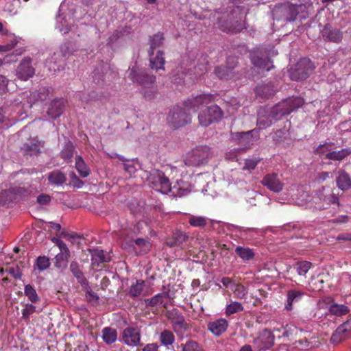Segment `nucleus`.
<instances>
[{"mask_svg":"<svg viewBox=\"0 0 351 351\" xmlns=\"http://www.w3.org/2000/svg\"><path fill=\"white\" fill-rule=\"evenodd\" d=\"M245 14L243 8L240 6L234 7L228 16L227 21L218 19V26L223 32H240L245 27Z\"/></svg>","mask_w":351,"mask_h":351,"instance_id":"1","label":"nucleus"},{"mask_svg":"<svg viewBox=\"0 0 351 351\" xmlns=\"http://www.w3.org/2000/svg\"><path fill=\"white\" fill-rule=\"evenodd\" d=\"M213 152L208 146L197 147L187 154L184 163L187 166L198 167L208 162Z\"/></svg>","mask_w":351,"mask_h":351,"instance_id":"2","label":"nucleus"},{"mask_svg":"<svg viewBox=\"0 0 351 351\" xmlns=\"http://www.w3.org/2000/svg\"><path fill=\"white\" fill-rule=\"evenodd\" d=\"M302 5H292L290 3H284L277 5L274 7L272 14L274 19L284 21H293L301 9Z\"/></svg>","mask_w":351,"mask_h":351,"instance_id":"3","label":"nucleus"},{"mask_svg":"<svg viewBox=\"0 0 351 351\" xmlns=\"http://www.w3.org/2000/svg\"><path fill=\"white\" fill-rule=\"evenodd\" d=\"M191 121L190 114L187 113L185 109L179 106H176L171 109L167 116L168 124L176 129L183 127L190 123Z\"/></svg>","mask_w":351,"mask_h":351,"instance_id":"4","label":"nucleus"},{"mask_svg":"<svg viewBox=\"0 0 351 351\" xmlns=\"http://www.w3.org/2000/svg\"><path fill=\"white\" fill-rule=\"evenodd\" d=\"M222 115V111L220 108L217 105L211 104L199 112L198 115L199 123L202 126L207 127L213 122L219 120Z\"/></svg>","mask_w":351,"mask_h":351,"instance_id":"5","label":"nucleus"},{"mask_svg":"<svg viewBox=\"0 0 351 351\" xmlns=\"http://www.w3.org/2000/svg\"><path fill=\"white\" fill-rule=\"evenodd\" d=\"M148 179L152 188L157 191L166 194L172 190L169 178L161 171H152Z\"/></svg>","mask_w":351,"mask_h":351,"instance_id":"6","label":"nucleus"},{"mask_svg":"<svg viewBox=\"0 0 351 351\" xmlns=\"http://www.w3.org/2000/svg\"><path fill=\"white\" fill-rule=\"evenodd\" d=\"M303 104L304 100L300 97L289 98L273 107L274 117L278 114L280 116L289 114L294 110L302 106Z\"/></svg>","mask_w":351,"mask_h":351,"instance_id":"7","label":"nucleus"},{"mask_svg":"<svg viewBox=\"0 0 351 351\" xmlns=\"http://www.w3.org/2000/svg\"><path fill=\"white\" fill-rule=\"evenodd\" d=\"M129 78L134 83L143 88L156 83V76L148 74L145 71L136 66L130 69Z\"/></svg>","mask_w":351,"mask_h":351,"instance_id":"8","label":"nucleus"},{"mask_svg":"<svg viewBox=\"0 0 351 351\" xmlns=\"http://www.w3.org/2000/svg\"><path fill=\"white\" fill-rule=\"evenodd\" d=\"M313 69V66L309 59H302L291 71V78L295 81L304 80L309 76Z\"/></svg>","mask_w":351,"mask_h":351,"instance_id":"9","label":"nucleus"},{"mask_svg":"<svg viewBox=\"0 0 351 351\" xmlns=\"http://www.w3.org/2000/svg\"><path fill=\"white\" fill-rule=\"evenodd\" d=\"M167 318L170 321L174 332L178 335H182L189 328V324L185 321L184 316L173 309L167 314Z\"/></svg>","mask_w":351,"mask_h":351,"instance_id":"10","label":"nucleus"},{"mask_svg":"<svg viewBox=\"0 0 351 351\" xmlns=\"http://www.w3.org/2000/svg\"><path fill=\"white\" fill-rule=\"evenodd\" d=\"M214 100V96L210 94H202L187 99L184 106L185 108L196 111L198 109H204L210 106Z\"/></svg>","mask_w":351,"mask_h":351,"instance_id":"11","label":"nucleus"},{"mask_svg":"<svg viewBox=\"0 0 351 351\" xmlns=\"http://www.w3.org/2000/svg\"><path fill=\"white\" fill-rule=\"evenodd\" d=\"M237 59L234 57H229L227 59L226 66H219L215 69V75L220 79L229 80L236 79L234 68L237 66Z\"/></svg>","mask_w":351,"mask_h":351,"instance_id":"12","label":"nucleus"},{"mask_svg":"<svg viewBox=\"0 0 351 351\" xmlns=\"http://www.w3.org/2000/svg\"><path fill=\"white\" fill-rule=\"evenodd\" d=\"M141 339V330L136 327L128 326L123 330L121 334L122 341L129 346H142Z\"/></svg>","mask_w":351,"mask_h":351,"instance_id":"13","label":"nucleus"},{"mask_svg":"<svg viewBox=\"0 0 351 351\" xmlns=\"http://www.w3.org/2000/svg\"><path fill=\"white\" fill-rule=\"evenodd\" d=\"M250 60L254 68H256L258 73L269 71L273 68L272 62L267 56L259 51H253L250 56Z\"/></svg>","mask_w":351,"mask_h":351,"instance_id":"14","label":"nucleus"},{"mask_svg":"<svg viewBox=\"0 0 351 351\" xmlns=\"http://www.w3.org/2000/svg\"><path fill=\"white\" fill-rule=\"evenodd\" d=\"M32 60L29 57L24 58L16 69V75L21 80H27L33 77L35 69L32 64Z\"/></svg>","mask_w":351,"mask_h":351,"instance_id":"15","label":"nucleus"},{"mask_svg":"<svg viewBox=\"0 0 351 351\" xmlns=\"http://www.w3.org/2000/svg\"><path fill=\"white\" fill-rule=\"evenodd\" d=\"M253 343L258 350H265L274 345V336L269 330L264 329L254 339Z\"/></svg>","mask_w":351,"mask_h":351,"instance_id":"16","label":"nucleus"},{"mask_svg":"<svg viewBox=\"0 0 351 351\" xmlns=\"http://www.w3.org/2000/svg\"><path fill=\"white\" fill-rule=\"evenodd\" d=\"M261 182L267 189L274 193H280L284 187V183L276 173L266 174Z\"/></svg>","mask_w":351,"mask_h":351,"instance_id":"17","label":"nucleus"},{"mask_svg":"<svg viewBox=\"0 0 351 351\" xmlns=\"http://www.w3.org/2000/svg\"><path fill=\"white\" fill-rule=\"evenodd\" d=\"M257 130H252L246 132H237L232 134V139L243 148H247L258 138Z\"/></svg>","mask_w":351,"mask_h":351,"instance_id":"18","label":"nucleus"},{"mask_svg":"<svg viewBox=\"0 0 351 351\" xmlns=\"http://www.w3.org/2000/svg\"><path fill=\"white\" fill-rule=\"evenodd\" d=\"M272 111L273 108L270 110L269 112H267L265 110H261L258 112V117L257 119V128L254 129L257 130V134H258L259 130L265 129L271 126L273 123L274 120H277L282 117L280 116V114L274 117Z\"/></svg>","mask_w":351,"mask_h":351,"instance_id":"19","label":"nucleus"},{"mask_svg":"<svg viewBox=\"0 0 351 351\" xmlns=\"http://www.w3.org/2000/svg\"><path fill=\"white\" fill-rule=\"evenodd\" d=\"M351 335V322L348 321L339 326L331 337L333 343H339Z\"/></svg>","mask_w":351,"mask_h":351,"instance_id":"20","label":"nucleus"},{"mask_svg":"<svg viewBox=\"0 0 351 351\" xmlns=\"http://www.w3.org/2000/svg\"><path fill=\"white\" fill-rule=\"evenodd\" d=\"M43 147L41 142L37 138H30L21 147V151L25 156H38L41 152L40 148Z\"/></svg>","mask_w":351,"mask_h":351,"instance_id":"21","label":"nucleus"},{"mask_svg":"<svg viewBox=\"0 0 351 351\" xmlns=\"http://www.w3.org/2000/svg\"><path fill=\"white\" fill-rule=\"evenodd\" d=\"M322 36L325 41L339 43L342 40V33L330 25H326L321 31Z\"/></svg>","mask_w":351,"mask_h":351,"instance_id":"22","label":"nucleus"},{"mask_svg":"<svg viewBox=\"0 0 351 351\" xmlns=\"http://www.w3.org/2000/svg\"><path fill=\"white\" fill-rule=\"evenodd\" d=\"M304 295V293L303 291L297 289L289 290L287 293V302L285 308L288 311H291L293 305L300 302Z\"/></svg>","mask_w":351,"mask_h":351,"instance_id":"23","label":"nucleus"},{"mask_svg":"<svg viewBox=\"0 0 351 351\" xmlns=\"http://www.w3.org/2000/svg\"><path fill=\"white\" fill-rule=\"evenodd\" d=\"M148 54L149 56L150 66L152 69H155L156 71L159 69H164L165 60L164 53L162 51L158 50L156 54L154 55L152 50H149Z\"/></svg>","mask_w":351,"mask_h":351,"instance_id":"24","label":"nucleus"},{"mask_svg":"<svg viewBox=\"0 0 351 351\" xmlns=\"http://www.w3.org/2000/svg\"><path fill=\"white\" fill-rule=\"evenodd\" d=\"M64 101L62 99L53 100L47 112V115L51 119H56L59 117L63 112L64 110Z\"/></svg>","mask_w":351,"mask_h":351,"instance_id":"25","label":"nucleus"},{"mask_svg":"<svg viewBox=\"0 0 351 351\" xmlns=\"http://www.w3.org/2000/svg\"><path fill=\"white\" fill-rule=\"evenodd\" d=\"M60 252L55 257V267L58 268H65L67 266L68 259L70 256V252L66 244H62Z\"/></svg>","mask_w":351,"mask_h":351,"instance_id":"26","label":"nucleus"},{"mask_svg":"<svg viewBox=\"0 0 351 351\" xmlns=\"http://www.w3.org/2000/svg\"><path fill=\"white\" fill-rule=\"evenodd\" d=\"M91 255L92 265L99 266L101 263L108 262L110 256L101 249H88Z\"/></svg>","mask_w":351,"mask_h":351,"instance_id":"27","label":"nucleus"},{"mask_svg":"<svg viewBox=\"0 0 351 351\" xmlns=\"http://www.w3.org/2000/svg\"><path fill=\"white\" fill-rule=\"evenodd\" d=\"M228 326V322L225 319H219L210 322L208 329L215 335L219 336L226 330Z\"/></svg>","mask_w":351,"mask_h":351,"instance_id":"28","label":"nucleus"},{"mask_svg":"<svg viewBox=\"0 0 351 351\" xmlns=\"http://www.w3.org/2000/svg\"><path fill=\"white\" fill-rule=\"evenodd\" d=\"M165 298H170V295L168 291L158 293L151 298H147L144 300V302L146 306L154 307L157 306L158 304H162L163 307L167 308V304L166 303H164V300Z\"/></svg>","mask_w":351,"mask_h":351,"instance_id":"29","label":"nucleus"},{"mask_svg":"<svg viewBox=\"0 0 351 351\" xmlns=\"http://www.w3.org/2000/svg\"><path fill=\"white\" fill-rule=\"evenodd\" d=\"M131 242L135 244V246H134L133 244H132V246L134 250L139 254H145L151 250L152 244L148 239L138 238L131 241Z\"/></svg>","mask_w":351,"mask_h":351,"instance_id":"30","label":"nucleus"},{"mask_svg":"<svg viewBox=\"0 0 351 351\" xmlns=\"http://www.w3.org/2000/svg\"><path fill=\"white\" fill-rule=\"evenodd\" d=\"M20 191L19 188H10L8 190L2 191L0 193V204L5 206L8 204L12 202L14 199L15 196Z\"/></svg>","mask_w":351,"mask_h":351,"instance_id":"31","label":"nucleus"},{"mask_svg":"<svg viewBox=\"0 0 351 351\" xmlns=\"http://www.w3.org/2000/svg\"><path fill=\"white\" fill-rule=\"evenodd\" d=\"M337 185L342 191H346L351 188V178L344 171H339L336 178Z\"/></svg>","mask_w":351,"mask_h":351,"instance_id":"32","label":"nucleus"},{"mask_svg":"<svg viewBox=\"0 0 351 351\" xmlns=\"http://www.w3.org/2000/svg\"><path fill=\"white\" fill-rule=\"evenodd\" d=\"M140 93L146 100L149 101L156 99L159 95L156 83L141 88Z\"/></svg>","mask_w":351,"mask_h":351,"instance_id":"33","label":"nucleus"},{"mask_svg":"<svg viewBox=\"0 0 351 351\" xmlns=\"http://www.w3.org/2000/svg\"><path fill=\"white\" fill-rule=\"evenodd\" d=\"M188 239V236L179 230L174 232L172 234L171 239L167 240L166 243L170 247L180 245Z\"/></svg>","mask_w":351,"mask_h":351,"instance_id":"34","label":"nucleus"},{"mask_svg":"<svg viewBox=\"0 0 351 351\" xmlns=\"http://www.w3.org/2000/svg\"><path fill=\"white\" fill-rule=\"evenodd\" d=\"M235 252L244 262L252 260L255 256L253 250L242 246L237 247L235 248Z\"/></svg>","mask_w":351,"mask_h":351,"instance_id":"35","label":"nucleus"},{"mask_svg":"<svg viewBox=\"0 0 351 351\" xmlns=\"http://www.w3.org/2000/svg\"><path fill=\"white\" fill-rule=\"evenodd\" d=\"M70 270L81 286L86 285V283H88V281L86 280L84 274L80 270L77 263L72 262L70 265Z\"/></svg>","mask_w":351,"mask_h":351,"instance_id":"36","label":"nucleus"},{"mask_svg":"<svg viewBox=\"0 0 351 351\" xmlns=\"http://www.w3.org/2000/svg\"><path fill=\"white\" fill-rule=\"evenodd\" d=\"M82 290L85 292V297L88 302L92 305H97L99 303V295L93 292L89 286V282L86 283V285L82 286Z\"/></svg>","mask_w":351,"mask_h":351,"instance_id":"37","label":"nucleus"},{"mask_svg":"<svg viewBox=\"0 0 351 351\" xmlns=\"http://www.w3.org/2000/svg\"><path fill=\"white\" fill-rule=\"evenodd\" d=\"M102 338L107 344L114 343L117 339V330L110 327H106L102 330Z\"/></svg>","mask_w":351,"mask_h":351,"instance_id":"38","label":"nucleus"},{"mask_svg":"<svg viewBox=\"0 0 351 351\" xmlns=\"http://www.w3.org/2000/svg\"><path fill=\"white\" fill-rule=\"evenodd\" d=\"M48 180L53 184L60 185L65 182L66 178L65 174L62 171L55 170L49 174Z\"/></svg>","mask_w":351,"mask_h":351,"instance_id":"39","label":"nucleus"},{"mask_svg":"<svg viewBox=\"0 0 351 351\" xmlns=\"http://www.w3.org/2000/svg\"><path fill=\"white\" fill-rule=\"evenodd\" d=\"M75 168L82 178H86L90 174V169L80 156L75 157Z\"/></svg>","mask_w":351,"mask_h":351,"instance_id":"40","label":"nucleus"},{"mask_svg":"<svg viewBox=\"0 0 351 351\" xmlns=\"http://www.w3.org/2000/svg\"><path fill=\"white\" fill-rule=\"evenodd\" d=\"M351 151L349 149H342L339 151L330 152L326 154V158L332 160H342L347 157Z\"/></svg>","mask_w":351,"mask_h":351,"instance_id":"41","label":"nucleus"},{"mask_svg":"<svg viewBox=\"0 0 351 351\" xmlns=\"http://www.w3.org/2000/svg\"><path fill=\"white\" fill-rule=\"evenodd\" d=\"M144 287L145 282L141 280H138L130 286L128 294L133 298H137L141 295Z\"/></svg>","mask_w":351,"mask_h":351,"instance_id":"42","label":"nucleus"},{"mask_svg":"<svg viewBox=\"0 0 351 351\" xmlns=\"http://www.w3.org/2000/svg\"><path fill=\"white\" fill-rule=\"evenodd\" d=\"M175 341V337L173 332L168 330H165L160 333V343L169 348V346H171Z\"/></svg>","mask_w":351,"mask_h":351,"instance_id":"43","label":"nucleus"},{"mask_svg":"<svg viewBox=\"0 0 351 351\" xmlns=\"http://www.w3.org/2000/svg\"><path fill=\"white\" fill-rule=\"evenodd\" d=\"M311 266L312 263L311 262L302 261L296 263L294 267L299 276H305Z\"/></svg>","mask_w":351,"mask_h":351,"instance_id":"44","label":"nucleus"},{"mask_svg":"<svg viewBox=\"0 0 351 351\" xmlns=\"http://www.w3.org/2000/svg\"><path fill=\"white\" fill-rule=\"evenodd\" d=\"M164 36L161 33H158L152 36L149 37V45L150 48L149 50H154L156 48L160 47L164 43Z\"/></svg>","mask_w":351,"mask_h":351,"instance_id":"45","label":"nucleus"},{"mask_svg":"<svg viewBox=\"0 0 351 351\" xmlns=\"http://www.w3.org/2000/svg\"><path fill=\"white\" fill-rule=\"evenodd\" d=\"M209 219L202 216L192 215L189 217V223L193 227L204 228L208 223Z\"/></svg>","mask_w":351,"mask_h":351,"instance_id":"46","label":"nucleus"},{"mask_svg":"<svg viewBox=\"0 0 351 351\" xmlns=\"http://www.w3.org/2000/svg\"><path fill=\"white\" fill-rule=\"evenodd\" d=\"M182 351H204L202 347L195 341L188 340L185 343L181 344Z\"/></svg>","mask_w":351,"mask_h":351,"instance_id":"47","label":"nucleus"},{"mask_svg":"<svg viewBox=\"0 0 351 351\" xmlns=\"http://www.w3.org/2000/svg\"><path fill=\"white\" fill-rule=\"evenodd\" d=\"M329 311L331 314L337 316L346 315L349 312L348 308L343 304H333L330 306Z\"/></svg>","mask_w":351,"mask_h":351,"instance_id":"48","label":"nucleus"},{"mask_svg":"<svg viewBox=\"0 0 351 351\" xmlns=\"http://www.w3.org/2000/svg\"><path fill=\"white\" fill-rule=\"evenodd\" d=\"M243 311V305L238 302H231L230 304L227 305L226 308V313L227 315H230Z\"/></svg>","mask_w":351,"mask_h":351,"instance_id":"49","label":"nucleus"},{"mask_svg":"<svg viewBox=\"0 0 351 351\" xmlns=\"http://www.w3.org/2000/svg\"><path fill=\"white\" fill-rule=\"evenodd\" d=\"M24 293H25V295L28 298V299L32 302L35 303L38 301L39 298L36 293V290L32 285H25V289H24Z\"/></svg>","mask_w":351,"mask_h":351,"instance_id":"50","label":"nucleus"},{"mask_svg":"<svg viewBox=\"0 0 351 351\" xmlns=\"http://www.w3.org/2000/svg\"><path fill=\"white\" fill-rule=\"evenodd\" d=\"M183 185V182H178L177 184L171 187L172 190L171 192H172L174 195L177 196H183L188 194L190 192V189L184 188Z\"/></svg>","mask_w":351,"mask_h":351,"instance_id":"51","label":"nucleus"},{"mask_svg":"<svg viewBox=\"0 0 351 351\" xmlns=\"http://www.w3.org/2000/svg\"><path fill=\"white\" fill-rule=\"evenodd\" d=\"M50 91L48 88H42L38 92L32 93V96L37 100L45 101L49 97Z\"/></svg>","mask_w":351,"mask_h":351,"instance_id":"52","label":"nucleus"},{"mask_svg":"<svg viewBox=\"0 0 351 351\" xmlns=\"http://www.w3.org/2000/svg\"><path fill=\"white\" fill-rule=\"evenodd\" d=\"M74 152V146L72 143H68L65 145L64 148L61 152V157L64 159H70Z\"/></svg>","mask_w":351,"mask_h":351,"instance_id":"53","label":"nucleus"},{"mask_svg":"<svg viewBox=\"0 0 351 351\" xmlns=\"http://www.w3.org/2000/svg\"><path fill=\"white\" fill-rule=\"evenodd\" d=\"M50 265V262L46 256H39L37 258L36 266L39 271L47 269Z\"/></svg>","mask_w":351,"mask_h":351,"instance_id":"54","label":"nucleus"},{"mask_svg":"<svg viewBox=\"0 0 351 351\" xmlns=\"http://www.w3.org/2000/svg\"><path fill=\"white\" fill-rule=\"evenodd\" d=\"M57 21L56 28L58 29L60 32L66 34L70 31L71 27L68 24H66V21L64 18L59 16L57 19Z\"/></svg>","mask_w":351,"mask_h":351,"instance_id":"55","label":"nucleus"},{"mask_svg":"<svg viewBox=\"0 0 351 351\" xmlns=\"http://www.w3.org/2000/svg\"><path fill=\"white\" fill-rule=\"evenodd\" d=\"M234 295V298L243 299L246 295V290L243 285L241 284H237L234 285V289H232Z\"/></svg>","mask_w":351,"mask_h":351,"instance_id":"56","label":"nucleus"},{"mask_svg":"<svg viewBox=\"0 0 351 351\" xmlns=\"http://www.w3.org/2000/svg\"><path fill=\"white\" fill-rule=\"evenodd\" d=\"M36 311V306L28 304L26 307L22 310V319L27 321L29 319V317L35 313Z\"/></svg>","mask_w":351,"mask_h":351,"instance_id":"57","label":"nucleus"},{"mask_svg":"<svg viewBox=\"0 0 351 351\" xmlns=\"http://www.w3.org/2000/svg\"><path fill=\"white\" fill-rule=\"evenodd\" d=\"M256 159H246L245 160L244 166L243 167V170L252 171L256 168L258 163Z\"/></svg>","mask_w":351,"mask_h":351,"instance_id":"58","label":"nucleus"},{"mask_svg":"<svg viewBox=\"0 0 351 351\" xmlns=\"http://www.w3.org/2000/svg\"><path fill=\"white\" fill-rule=\"evenodd\" d=\"M285 135H286L285 130H278L275 132V134L273 136V139L275 141L280 142L285 138Z\"/></svg>","mask_w":351,"mask_h":351,"instance_id":"59","label":"nucleus"},{"mask_svg":"<svg viewBox=\"0 0 351 351\" xmlns=\"http://www.w3.org/2000/svg\"><path fill=\"white\" fill-rule=\"evenodd\" d=\"M8 273L10 275H12L15 279H20L22 276V274L18 266H16V267H10L8 269Z\"/></svg>","mask_w":351,"mask_h":351,"instance_id":"60","label":"nucleus"},{"mask_svg":"<svg viewBox=\"0 0 351 351\" xmlns=\"http://www.w3.org/2000/svg\"><path fill=\"white\" fill-rule=\"evenodd\" d=\"M51 201V197L46 194H41L38 196L37 202L41 205H46Z\"/></svg>","mask_w":351,"mask_h":351,"instance_id":"61","label":"nucleus"},{"mask_svg":"<svg viewBox=\"0 0 351 351\" xmlns=\"http://www.w3.org/2000/svg\"><path fill=\"white\" fill-rule=\"evenodd\" d=\"M241 150H242V149H234V150L230 151V152L226 154V158L228 160H238L237 153Z\"/></svg>","mask_w":351,"mask_h":351,"instance_id":"62","label":"nucleus"},{"mask_svg":"<svg viewBox=\"0 0 351 351\" xmlns=\"http://www.w3.org/2000/svg\"><path fill=\"white\" fill-rule=\"evenodd\" d=\"M158 345L156 343H152L146 344L142 351H158Z\"/></svg>","mask_w":351,"mask_h":351,"instance_id":"63","label":"nucleus"},{"mask_svg":"<svg viewBox=\"0 0 351 351\" xmlns=\"http://www.w3.org/2000/svg\"><path fill=\"white\" fill-rule=\"evenodd\" d=\"M8 83V79L5 76L0 75V92L5 91L6 90Z\"/></svg>","mask_w":351,"mask_h":351,"instance_id":"64","label":"nucleus"}]
</instances>
